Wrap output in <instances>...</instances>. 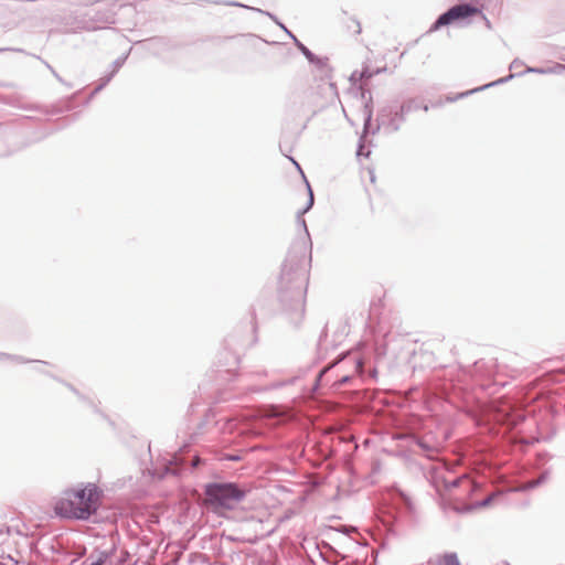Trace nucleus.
Wrapping results in <instances>:
<instances>
[{
    "instance_id": "9b49d317",
    "label": "nucleus",
    "mask_w": 565,
    "mask_h": 565,
    "mask_svg": "<svg viewBox=\"0 0 565 565\" xmlns=\"http://www.w3.org/2000/svg\"><path fill=\"white\" fill-rule=\"evenodd\" d=\"M111 552L94 550L88 557L83 562V565H104L110 557Z\"/></svg>"
},
{
    "instance_id": "1a4fd4ad",
    "label": "nucleus",
    "mask_w": 565,
    "mask_h": 565,
    "mask_svg": "<svg viewBox=\"0 0 565 565\" xmlns=\"http://www.w3.org/2000/svg\"><path fill=\"white\" fill-rule=\"evenodd\" d=\"M180 463L179 458L177 456H170V458L166 459L162 467L153 468V477L162 479L168 475L178 476L180 473Z\"/></svg>"
},
{
    "instance_id": "0eeeda50",
    "label": "nucleus",
    "mask_w": 565,
    "mask_h": 565,
    "mask_svg": "<svg viewBox=\"0 0 565 565\" xmlns=\"http://www.w3.org/2000/svg\"><path fill=\"white\" fill-rule=\"evenodd\" d=\"M115 22V11L111 8L105 10H97L93 15L89 17L88 20L82 21L78 28L86 30H95L99 28L98 23H114Z\"/></svg>"
},
{
    "instance_id": "b1692460",
    "label": "nucleus",
    "mask_w": 565,
    "mask_h": 565,
    "mask_svg": "<svg viewBox=\"0 0 565 565\" xmlns=\"http://www.w3.org/2000/svg\"><path fill=\"white\" fill-rule=\"evenodd\" d=\"M500 494H503L502 491L492 492L491 495L487 497L481 501L480 505L488 507Z\"/></svg>"
},
{
    "instance_id": "6ab92c4d",
    "label": "nucleus",
    "mask_w": 565,
    "mask_h": 565,
    "mask_svg": "<svg viewBox=\"0 0 565 565\" xmlns=\"http://www.w3.org/2000/svg\"><path fill=\"white\" fill-rule=\"evenodd\" d=\"M372 114H373V111H372V107L370 105V102H366L364 104V132L367 131V128H369V126L371 124Z\"/></svg>"
},
{
    "instance_id": "f3484780",
    "label": "nucleus",
    "mask_w": 565,
    "mask_h": 565,
    "mask_svg": "<svg viewBox=\"0 0 565 565\" xmlns=\"http://www.w3.org/2000/svg\"><path fill=\"white\" fill-rule=\"evenodd\" d=\"M288 34L294 39L296 46L309 62L317 60V55H315L305 44H302L291 32H288Z\"/></svg>"
},
{
    "instance_id": "2eb2a0df",
    "label": "nucleus",
    "mask_w": 565,
    "mask_h": 565,
    "mask_svg": "<svg viewBox=\"0 0 565 565\" xmlns=\"http://www.w3.org/2000/svg\"><path fill=\"white\" fill-rule=\"evenodd\" d=\"M226 4H228V6H235V7L246 8V9H249V10L257 11L258 13L265 14V15L269 17V18H270L275 23H277L280 28H282L287 33L289 32V31L287 30V28H286L282 23H280V22L277 20L276 15H274L273 13H270V12H268V11H264V10H262V9H257V8L248 7V6H245V4H243V3L234 2V1H233V2H227Z\"/></svg>"
},
{
    "instance_id": "7c9ffc66",
    "label": "nucleus",
    "mask_w": 565,
    "mask_h": 565,
    "mask_svg": "<svg viewBox=\"0 0 565 565\" xmlns=\"http://www.w3.org/2000/svg\"><path fill=\"white\" fill-rule=\"evenodd\" d=\"M544 406L546 407V413L553 417L555 412L553 405L550 402H546Z\"/></svg>"
},
{
    "instance_id": "2f4dec72",
    "label": "nucleus",
    "mask_w": 565,
    "mask_h": 565,
    "mask_svg": "<svg viewBox=\"0 0 565 565\" xmlns=\"http://www.w3.org/2000/svg\"><path fill=\"white\" fill-rule=\"evenodd\" d=\"M351 380V376L349 375H345V376H342L340 380L337 381L338 385H344L347 384L349 381Z\"/></svg>"
},
{
    "instance_id": "a19ab883",
    "label": "nucleus",
    "mask_w": 565,
    "mask_h": 565,
    "mask_svg": "<svg viewBox=\"0 0 565 565\" xmlns=\"http://www.w3.org/2000/svg\"><path fill=\"white\" fill-rule=\"evenodd\" d=\"M362 98H365V92L362 90Z\"/></svg>"
},
{
    "instance_id": "a211bd4d",
    "label": "nucleus",
    "mask_w": 565,
    "mask_h": 565,
    "mask_svg": "<svg viewBox=\"0 0 565 565\" xmlns=\"http://www.w3.org/2000/svg\"><path fill=\"white\" fill-rule=\"evenodd\" d=\"M537 377H539V376H536L535 379H532V411H531L532 419L535 417L536 408H540V409H541V407H542V406H536V403H535V399H536V398H540V397H541L540 395H541V393H542L541 391H540V392H537V393H534V390H535V387H536V386L534 385V381H535Z\"/></svg>"
},
{
    "instance_id": "5701e85b",
    "label": "nucleus",
    "mask_w": 565,
    "mask_h": 565,
    "mask_svg": "<svg viewBox=\"0 0 565 565\" xmlns=\"http://www.w3.org/2000/svg\"><path fill=\"white\" fill-rule=\"evenodd\" d=\"M4 359H10V360H13L18 363H26L29 362L28 360L23 359L22 356H19V355H10V354H7V353H0V360H4Z\"/></svg>"
},
{
    "instance_id": "aec40b11",
    "label": "nucleus",
    "mask_w": 565,
    "mask_h": 565,
    "mask_svg": "<svg viewBox=\"0 0 565 565\" xmlns=\"http://www.w3.org/2000/svg\"><path fill=\"white\" fill-rule=\"evenodd\" d=\"M383 71H385V68H383ZM381 72H382V68H377L376 71H371L367 66H364L363 70L359 74V79H369Z\"/></svg>"
},
{
    "instance_id": "ea45409f",
    "label": "nucleus",
    "mask_w": 565,
    "mask_h": 565,
    "mask_svg": "<svg viewBox=\"0 0 565 565\" xmlns=\"http://www.w3.org/2000/svg\"><path fill=\"white\" fill-rule=\"evenodd\" d=\"M367 95H370V98H369V100H367V102H370V103H371V102H372L371 92H367Z\"/></svg>"
},
{
    "instance_id": "cd10ccee",
    "label": "nucleus",
    "mask_w": 565,
    "mask_h": 565,
    "mask_svg": "<svg viewBox=\"0 0 565 565\" xmlns=\"http://www.w3.org/2000/svg\"><path fill=\"white\" fill-rule=\"evenodd\" d=\"M44 65L52 72V74L54 75V77L60 81V82H63V79L61 78V76L56 73V71L45 61H43Z\"/></svg>"
},
{
    "instance_id": "7ed1b4c3",
    "label": "nucleus",
    "mask_w": 565,
    "mask_h": 565,
    "mask_svg": "<svg viewBox=\"0 0 565 565\" xmlns=\"http://www.w3.org/2000/svg\"><path fill=\"white\" fill-rule=\"evenodd\" d=\"M204 494L211 505L233 510L246 498L247 490L235 482H211L205 486Z\"/></svg>"
},
{
    "instance_id": "f03ea898",
    "label": "nucleus",
    "mask_w": 565,
    "mask_h": 565,
    "mask_svg": "<svg viewBox=\"0 0 565 565\" xmlns=\"http://www.w3.org/2000/svg\"><path fill=\"white\" fill-rule=\"evenodd\" d=\"M103 491L95 483L88 482L78 488L67 489L55 502V513L65 519L87 521L100 507Z\"/></svg>"
},
{
    "instance_id": "393cba45",
    "label": "nucleus",
    "mask_w": 565,
    "mask_h": 565,
    "mask_svg": "<svg viewBox=\"0 0 565 565\" xmlns=\"http://www.w3.org/2000/svg\"><path fill=\"white\" fill-rule=\"evenodd\" d=\"M311 64L317 65L320 70L328 68V58L327 57H318L313 62H310Z\"/></svg>"
},
{
    "instance_id": "ddd939ff",
    "label": "nucleus",
    "mask_w": 565,
    "mask_h": 565,
    "mask_svg": "<svg viewBox=\"0 0 565 565\" xmlns=\"http://www.w3.org/2000/svg\"><path fill=\"white\" fill-rule=\"evenodd\" d=\"M335 531L341 534L340 540L342 542H340V544H342V545H345V544H358V541L350 536L351 533H355L356 532L355 527L342 525L339 529H335Z\"/></svg>"
},
{
    "instance_id": "f257e3e1",
    "label": "nucleus",
    "mask_w": 565,
    "mask_h": 565,
    "mask_svg": "<svg viewBox=\"0 0 565 565\" xmlns=\"http://www.w3.org/2000/svg\"><path fill=\"white\" fill-rule=\"evenodd\" d=\"M291 161L301 172L308 190V202L306 206L297 213V221L302 226L306 237L296 241L287 254L279 277L278 298L289 321L294 326H299L305 316V302L308 286V267L311 262L312 247L309 231L306 221L302 218V215L313 206L315 196L312 189L306 179L299 163L292 158Z\"/></svg>"
},
{
    "instance_id": "423d86ee",
    "label": "nucleus",
    "mask_w": 565,
    "mask_h": 565,
    "mask_svg": "<svg viewBox=\"0 0 565 565\" xmlns=\"http://www.w3.org/2000/svg\"><path fill=\"white\" fill-rule=\"evenodd\" d=\"M510 71L512 73H510L508 76L501 77V78H499L497 81H493L491 83L484 84V85H482L480 87H477V88H473L471 90L461 93L459 95V97H465V96H468L470 94H473V93H477V92H480V90H484V89H487L489 87H493V86H498V85L504 84V83L509 82L510 79H512L514 76H519V75H523V74L529 73L530 72V66L525 65L519 58H515L510 64Z\"/></svg>"
},
{
    "instance_id": "473e14b6",
    "label": "nucleus",
    "mask_w": 565,
    "mask_h": 565,
    "mask_svg": "<svg viewBox=\"0 0 565 565\" xmlns=\"http://www.w3.org/2000/svg\"><path fill=\"white\" fill-rule=\"evenodd\" d=\"M354 363H355V365H356V370H358L359 372H362V367H363V363H362V361H361V360H354Z\"/></svg>"
},
{
    "instance_id": "412c9836",
    "label": "nucleus",
    "mask_w": 565,
    "mask_h": 565,
    "mask_svg": "<svg viewBox=\"0 0 565 565\" xmlns=\"http://www.w3.org/2000/svg\"><path fill=\"white\" fill-rule=\"evenodd\" d=\"M548 477V470L547 469H544L540 477L539 478H534L532 477V483H531V487H532V490L539 486H541L545 480L546 478Z\"/></svg>"
},
{
    "instance_id": "6e6552de",
    "label": "nucleus",
    "mask_w": 565,
    "mask_h": 565,
    "mask_svg": "<svg viewBox=\"0 0 565 565\" xmlns=\"http://www.w3.org/2000/svg\"><path fill=\"white\" fill-rule=\"evenodd\" d=\"M431 483L438 492L440 491L441 486L444 487L445 490L455 489L462 483H466L468 489L471 488V481L466 476H461V477L455 478L452 480H447L444 476H440L439 473H435L431 477Z\"/></svg>"
},
{
    "instance_id": "4be33fe9",
    "label": "nucleus",
    "mask_w": 565,
    "mask_h": 565,
    "mask_svg": "<svg viewBox=\"0 0 565 565\" xmlns=\"http://www.w3.org/2000/svg\"><path fill=\"white\" fill-rule=\"evenodd\" d=\"M535 424L537 425V434H539L536 441L547 440L555 434V429H552L551 431L544 434L542 431V426L540 425V423L537 420H535Z\"/></svg>"
},
{
    "instance_id": "f8f14e48",
    "label": "nucleus",
    "mask_w": 565,
    "mask_h": 565,
    "mask_svg": "<svg viewBox=\"0 0 565 565\" xmlns=\"http://www.w3.org/2000/svg\"><path fill=\"white\" fill-rule=\"evenodd\" d=\"M427 565H460L456 553H448L441 557L431 558Z\"/></svg>"
},
{
    "instance_id": "e433bc0d",
    "label": "nucleus",
    "mask_w": 565,
    "mask_h": 565,
    "mask_svg": "<svg viewBox=\"0 0 565 565\" xmlns=\"http://www.w3.org/2000/svg\"><path fill=\"white\" fill-rule=\"evenodd\" d=\"M200 463V458H195L192 462L193 467H196Z\"/></svg>"
},
{
    "instance_id": "20e7f679",
    "label": "nucleus",
    "mask_w": 565,
    "mask_h": 565,
    "mask_svg": "<svg viewBox=\"0 0 565 565\" xmlns=\"http://www.w3.org/2000/svg\"><path fill=\"white\" fill-rule=\"evenodd\" d=\"M406 120V113L401 106H384L377 115V129L383 128L387 132H396Z\"/></svg>"
},
{
    "instance_id": "c756f323",
    "label": "nucleus",
    "mask_w": 565,
    "mask_h": 565,
    "mask_svg": "<svg viewBox=\"0 0 565 565\" xmlns=\"http://www.w3.org/2000/svg\"><path fill=\"white\" fill-rule=\"evenodd\" d=\"M529 488H530V483H529V482H526V483L522 484V486H521V487H519V488H513V489H511L510 491H511V492H515V491H525V490H527Z\"/></svg>"
},
{
    "instance_id": "c85d7f7f",
    "label": "nucleus",
    "mask_w": 565,
    "mask_h": 565,
    "mask_svg": "<svg viewBox=\"0 0 565 565\" xmlns=\"http://www.w3.org/2000/svg\"><path fill=\"white\" fill-rule=\"evenodd\" d=\"M359 72H353L350 76V81L352 82L353 85H355L358 82H360L361 79H359Z\"/></svg>"
},
{
    "instance_id": "4c0bfd02",
    "label": "nucleus",
    "mask_w": 565,
    "mask_h": 565,
    "mask_svg": "<svg viewBox=\"0 0 565 565\" xmlns=\"http://www.w3.org/2000/svg\"><path fill=\"white\" fill-rule=\"evenodd\" d=\"M356 26H358L356 33H360L361 32V26H360L359 22H356Z\"/></svg>"
},
{
    "instance_id": "dca6fc26",
    "label": "nucleus",
    "mask_w": 565,
    "mask_h": 565,
    "mask_svg": "<svg viewBox=\"0 0 565 565\" xmlns=\"http://www.w3.org/2000/svg\"><path fill=\"white\" fill-rule=\"evenodd\" d=\"M564 72H565V65L561 64V63H556L552 67H547V68L532 66V74L533 73H536V74H547V73L563 74Z\"/></svg>"
},
{
    "instance_id": "58836bf2",
    "label": "nucleus",
    "mask_w": 565,
    "mask_h": 565,
    "mask_svg": "<svg viewBox=\"0 0 565 565\" xmlns=\"http://www.w3.org/2000/svg\"><path fill=\"white\" fill-rule=\"evenodd\" d=\"M526 503H527V502H526L525 500H523V501H521V502H520V504H521L522 507L526 505Z\"/></svg>"
},
{
    "instance_id": "4468645a",
    "label": "nucleus",
    "mask_w": 565,
    "mask_h": 565,
    "mask_svg": "<svg viewBox=\"0 0 565 565\" xmlns=\"http://www.w3.org/2000/svg\"><path fill=\"white\" fill-rule=\"evenodd\" d=\"M401 107H402L403 111L406 113V115H408L409 113L417 110L419 108H423V110H425V111L428 110V105H420L419 100L416 98H409V99L404 100L401 104Z\"/></svg>"
},
{
    "instance_id": "72a5a7b5",
    "label": "nucleus",
    "mask_w": 565,
    "mask_h": 565,
    "mask_svg": "<svg viewBox=\"0 0 565 565\" xmlns=\"http://www.w3.org/2000/svg\"><path fill=\"white\" fill-rule=\"evenodd\" d=\"M328 371V369H323L322 371H320L318 377H317V383H319V381L321 380V377L323 376V374Z\"/></svg>"
},
{
    "instance_id": "a878e982",
    "label": "nucleus",
    "mask_w": 565,
    "mask_h": 565,
    "mask_svg": "<svg viewBox=\"0 0 565 565\" xmlns=\"http://www.w3.org/2000/svg\"><path fill=\"white\" fill-rule=\"evenodd\" d=\"M547 458H548L547 454H545V452H537L536 454L537 466L539 467L543 466L546 462Z\"/></svg>"
},
{
    "instance_id": "9d476101",
    "label": "nucleus",
    "mask_w": 565,
    "mask_h": 565,
    "mask_svg": "<svg viewBox=\"0 0 565 565\" xmlns=\"http://www.w3.org/2000/svg\"><path fill=\"white\" fill-rule=\"evenodd\" d=\"M126 60H127V55H122V56H119L118 58H116L114 61V63H113V71L108 75H106V76L100 78V84L94 89L93 94H96L99 90H102L111 81L114 75L125 64Z\"/></svg>"
},
{
    "instance_id": "39448f33",
    "label": "nucleus",
    "mask_w": 565,
    "mask_h": 565,
    "mask_svg": "<svg viewBox=\"0 0 565 565\" xmlns=\"http://www.w3.org/2000/svg\"><path fill=\"white\" fill-rule=\"evenodd\" d=\"M477 13H481V11L470 3L456 4L437 18V20L431 25L430 31H436L441 26L449 25L454 21L462 20Z\"/></svg>"
},
{
    "instance_id": "bb28decb",
    "label": "nucleus",
    "mask_w": 565,
    "mask_h": 565,
    "mask_svg": "<svg viewBox=\"0 0 565 565\" xmlns=\"http://www.w3.org/2000/svg\"><path fill=\"white\" fill-rule=\"evenodd\" d=\"M369 154H370V151H367L366 153H364V145L362 143V139H361V140H360V143H359V147H358L356 156H358V157H361V156L369 157Z\"/></svg>"
},
{
    "instance_id": "f704fd0d",
    "label": "nucleus",
    "mask_w": 565,
    "mask_h": 565,
    "mask_svg": "<svg viewBox=\"0 0 565 565\" xmlns=\"http://www.w3.org/2000/svg\"><path fill=\"white\" fill-rule=\"evenodd\" d=\"M99 0H85L83 3L88 6V4H94V3H97Z\"/></svg>"
},
{
    "instance_id": "79ce46f5",
    "label": "nucleus",
    "mask_w": 565,
    "mask_h": 565,
    "mask_svg": "<svg viewBox=\"0 0 565 565\" xmlns=\"http://www.w3.org/2000/svg\"><path fill=\"white\" fill-rule=\"evenodd\" d=\"M6 50H7V49H0V52H3V51H6Z\"/></svg>"
},
{
    "instance_id": "c9c22d12",
    "label": "nucleus",
    "mask_w": 565,
    "mask_h": 565,
    "mask_svg": "<svg viewBox=\"0 0 565 565\" xmlns=\"http://www.w3.org/2000/svg\"><path fill=\"white\" fill-rule=\"evenodd\" d=\"M418 445L423 448V449H428V446L424 443V441H419Z\"/></svg>"
}]
</instances>
